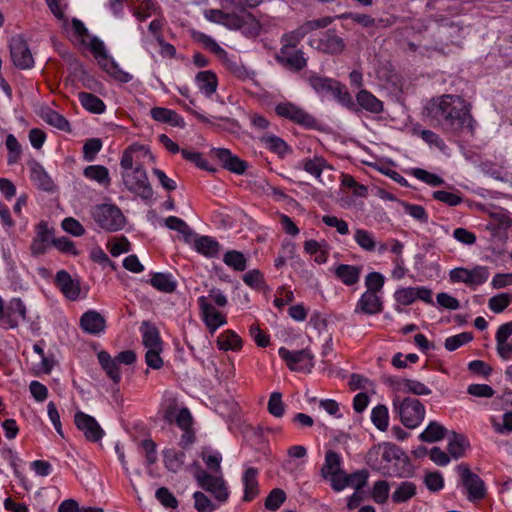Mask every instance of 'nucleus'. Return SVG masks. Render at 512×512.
Returning a JSON list of instances; mask_svg holds the SVG:
<instances>
[{
    "label": "nucleus",
    "mask_w": 512,
    "mask_h": 512,
    "mask_svg": "<svg viewBox=\"0 0 512 512\" xmlns=\"http://www.w3.org/2000/svg\"><path fill=\"white\" fill-rule=\"evenodd\" d=\"M301 41L302 38L293 31L284 33L280 38L281 48L275 55L276 62L291 72L302 71L308 60L303 50L298 48Z\"/></svg>",
    "instance_id": "f03ea898"
},
{
    "label": "nucleus",
    "mask_w": 512,
    "mask_h": 512,
    "mask_svg": "<svg viewBox=\"0 0 512 512\" xmlns=\"http://www.w3.org/2000/svg\"><path fill=\"white\" fill-rule=\"evenodd\" d=\"M91 216L96 225L106 232H117L126 225V217L114 204H100L91 209Z\"/></svg>",
    "instance_id": "39448f33"
},
{
    "label": "nucleus",
    "mask_w": 512,
    "mask_h": 512,
    "mask_svg": "<svg viewBox=\"0 0 512 512\" xmlns=\"http://www.w3.org/2000/svg\"><path fill=\"white\" fill-rule=\"evenodd\" d=\"M42 118L51 126L65 132L71 131L69 121L55 110L48 109L42 115Z\"/></svg>",
    "instance_id": "49530a36"
},
{
    "label": "nucleus",
    "mask_w": 512,
    "mask_h": 512,
    "mask_svg": "<svg viewBox=\"0 0 512 512\" xmlns=\"http://www.w3.org/2000/svg\"><path fill=\"white\" fill-rule=\"evenodd\" d=\"M385 278L379 272H370L365 277L366 292L378 294L384 286Z\"/></svg>",
    "instance_id": "e2e57ef3"
},
{
    "label": "nucleus",
    "mask_w": 512,
    "mask_h": 512,
    "mask_svg": "<svg viewBox=\"0 0 512 512\" xmlns=\"http://www.w3.org/2000/svg\"><path fill=\"white\" fill-rule=\"evenodd\" d=\"M461 482L467 493V499L471 502L482 500L486 496L484 481L465 464L457 466Z\"/></svg>",
    "instance_id": "9d476101"
},
{
    "label": "nucleus",
    "mask_w": 512,
    "mask_h": 512,
    "mask_svg": "<svg viewBox=\"0 0 512 512\" xmlns=\"http://www.w3.org/2000/svg\"><path fill=\"white\" fill-rule=\"evenodd\" d=\"M261 142L280 158L292 153V148L279 136L267 134L261 137Z\"/></svg>",
    "instance_id": "72a5a7b5"
},
{
    "label": "nucleus",
    "mask_w": 512,
    "mask_h": 512,
    "mask_svg": "<svg viewBox=\"0 0 512 512\" xmlns=\"http://www.w3.org/2000/svg\"><path fill=\"white\" fill-rule=\"evenodd\" d=\"M275 112L279 117L288 119L306 128H313L316 125V119L312 115L291 102L277 104Z\"/></svg>",
    "instance_id": "4468645a"
},
{
    "label": "nucleus",
    "mask_w": 512,
    "mask_h": 512,
    "mask_svg": "<svg viewBox=\"0 0 512 512\" xmlns=\"http://www.w3.org/2000/svg\"><path fill=\"white\" fill-rule=\"evenodd\" d=\"M403 391L407 393H411L417 396L429 395L431 394V389L428 388L424 383L413 380V379H403Z\"/></svg>",
    "instance_id": "69168bd1"
},
{
    "label": "nucleus",
    "mask_w": 512,
    "mask_h": 512,
    "mask_svg": "<svg viewBox=\"0 0 512 512\" xmlns=\"http://www.w3.org/2000/svg\"><path fill=\"white\" fill-rule=\"evenodd\" d=\"M194 247L198 253L208 258L217 257L221 249L219 242L210 236H200L196 238Z\"/></svg>",
    "instance_id": "7c9ffc66"
},
{
    "label": "nucleus",
    "mask_w": 512,
    "mask_h": 512,
    "mask_svg": "<svg viewBox=\"0 0 512 512\" xmlns=\"http://www.w3.org/2000/svg\"><path fill=\"white\" fill-rule=\"evenodd\" d=\"M332 21H333V19L329 16L318 18V19H313V20H308V21L304 22L302 25H300L299 27H297L295 30H293V32H295L299 37H301L303 39L308 33L312 32L314 30H317V29L327 27L328 25H330L332 23Z\"/></svg>",
    "instance_id": "37998d69"
},
{
    "label": "nucleus",
    "mask_w": 512,
    "mask_h": 512,
    "mask_svg": "<svg viewBox=\"0 0 512 512\" xmlns=\"http://www.w3.org/2000/svg\"><path fill=\"white\" fill-rule=\"evenodd\" d=\"M197 302L202 319L211 333H214L220 326L226 324L225 316L212 306L206 296H200Z\"/></svg>",
    "instance_id": "a211bd4d"
},
{
    "label": "nucleus",
    "mask_w": 512,
    "mask_h": 512,
    "mask_svg": "<svg viewBox=\"0 0 512 512\" xmlns=\"http://www.w3.org/2000/svg\"><path fill=\"white\" fill-rule=\"evenodd\" d=\"M150 114L155 121L168 123L175 127L184 126L183 118L179 116L174 110L163 107H154L151 109Z\"/></svg>",
    "instance_id": "473e14b6"
},
{
    "label": "nucleus",
    "mask_w": 512,
    "mask_h": 512,
    "mask_svg": "<svg viewBox=\"0 0 512 512\" xmlns=\"http://www.w3.org/2000/svg\"><path fill=\"white\" fill-rule=\"evenodd\" d=\"M332 96L350 111L359 112V108L356 102L353 101L351 94L344 89L340 82H338L336 88H334Z\"/></svg>",
    "instance_id": "603ef678"
},
{
    "label": "nucleus",
    "mask_w": 512,
    "mask_h": 512,
    "mask_svg": "<svg viewBox=\"0 0 512 512\" xmlns=\"http://www.w3.org/2000/svg\"><path fill=\"white\" fill-rule=\"evenodd\" d=\"M195 479L199 486L211 493L219 502H226L229 497V492L225 481L222 477L209 474L203 469L197 470Z\"/></svg>",
    "instance_id": "ddd939ff"
},
{
    "label": "nucleus",
    "mask_w": 512,
    "mask_h": 512,
    "mask_svg": "<svg viewBox=\"0 0 512 512\" xmlns=\"http://www.w3.org/2000/svg\"><path fill=\"white\" fill-rule=\"evenodd\" d=\"M511 303V295L508 293H501L491 297L488 301L489 308L494 313L503 312Z\"/></svg>",
    "instance_id": "774afa93"
},
{
    "label": "nucleus",
    "mask_w": 512,
    "mask_h": 512,
    "mask_svg": "<svg viewBox=\"0 0 512 512\" xmlns=\"http://www.w3.org/2000/svg\"><path fill=\"white\" fill-rule=\"evenodd\" d=\"M268 412L276 418H281L285 413V405L282 401V394L280 392L271 393L268 404Z\"/></svg>",
    "instance_id": "680f3d73"
},
{
    "label": "nucleus",
    "mask_w": 512,
    "mask_h": 512,
    "mask_svg": "<svg viewBox=\"0 0 512 512\" xmlns=\"http://www.w3.org/2000/svg\"><path fill=\"white\" fill-rule=\"evenodd\" d=\"M341 470L342 469L340 455L333 450H328L325 454V461L321 468V476L324 479H328L330 475Z\"/></svg>",
    "instance_id": "a19ab883"
},
{
    "label": "nucleus",
    "mask_w": 512,
    "mask_h": 512,
    "mask_svg": "<svg viewBox=\"0 0 512 512\" xmlns=\"http://www.w3.org/2000/svg\"><path fill=\"white\" fill-rule=\"evenodd\" d=\"M417 493V486L411 481H402L396 485L391 495L394 504H403L411 500Z\"/></svg>",
    "instance_id": "2f4dec72"
},
{
    "label": "nucleus",
    "mask_w": 512,
    "mask_h": 512,
    "mask_svg": "<svg viewBox=\"0 0 512 512\" xmlns=\"http://www.w3.org/2000/svg\"><path fill=\"white\" fill-rule=\"evenodd\" d=\"M122 180L125 187L142 199H150L153 195L147 173L142 165H137L131 171H122Z\"/></svg>",
    "instance_id": "6e6552de"
},
{
    "label": "nucleus",
    "mask_w": 512,
    "mask_h": 512,
    "mask_svg": "<svg viewBox=\"0 0 512 512\" xmlns=\"http://www.w3.org/2000/svg\"><path fill=\"white\" fill-rule=\"evenodd\" d=\"M149 282L155 289L164 293H172L177 287L172 275L166 273L153 274Z\"/></svg>",
    "instance_id": "ea45409f"
},
{
    "label": "nucleus",
    "mask_w": 512,
    "mask_h": 512,
    "mask_svg": "<svg viewBox=\"0 0 512 512\" xmlns=\"http://www.w3.org/2000/svg\"><path fill=\"white\" fill-rule=\"evenodd\" d=\"M452 283H464L469 287H477L485 283L489 278V271L484 266H476L473 269L457 267L449 272Z\"/></svg>",
    "instance_id": "9b49d317"
},
{
    "label": "nucleus",
    "mask_w": 512,
    "mask_h": 512,
    "mask_svg": "<svg viewBox=\"0 0 512 512\" xmlns=\"http://www.w3.org/2000/svg\"><path fill=\"white\" fill-rule=\"evenodd\" d=\"M145 150L146 153H149V149L144 146L134 143L126 148L121 156L120 166L123 171H131L133 170V152Z\"/></svg>",
    "instance_id": "4d7b16f0"
},
{
    "label": "nucleus",
    "mask_w": 512,
    "mask_h": 512,
    "mask_svg": "<svg viewBox=\"0 0 512 512\" xmlns=\"http://www.w3.org/2000/svg\"><path fill=\"white\" fill-rule=\"evenodd\" d=\"M258 474V469L254 467H249L244 471L242 475L244 486L243 501L251 502L259 495Z\"/></svg>",
    "instance_id": "b1692460"
},
{
    "label": "nucleus",
    "mask_w": 512,
    "mask_h": 512,
    "mask_svg": "<svg viewBox=\"0 0 512 512\" xmlns=\"http://www.w3.org/2000/svg\"><path fill=\"white\" fill-rule=\"evenodd\" d=\"M473 335L471 332H462L445 339L444 346L448 351H455L461 346L472 341Z\"/></svg>",
    "instance_id": "13d9d810"
},
{
    "label": "nucleus",
    "mask_w": 512,
    "mask_h": 512,
    "mask_svg": "<svg viewBox=\"0 0 512 512\" xmlns=\"http://www.w3.org/2000/svg\"><path fill=\"white\" fill-rule=\"evenodd\" d=\"M74 422L76 427L84 433L88 441L98 442L104 436V431L96 419L82 411L75 413Z\"/></svg>",
    "instance_id": "f3484780"
},
{
    "label": "nucleus",
    "mask_w": 512,
    "mask_h": 512,
    "mask_svg": "<svg viewBox=\"0 0 512 512\" xmlns=\"http://www.w3.org/2000/svg\"><path fill=\"white\" fill-rule=\"evenodd\" d=\"M83 175L99 184L108 185L110 183L109 170L103 165H90L87 166Z\"/></svg>",
    "instance_id": "a18cd8bd"
},
{
    "label": "nucleus",
    "mask_w": 512,
    "mask_h": 512,
    "mask_svg": "<svg viewBox=\"0 0 512 512\" xmlns=\"http://www.w3.org/2000/svg\"><path fill=\"white\" fill-rule=\"evenodd\" d=\"M309 85L313 88L315 92L318 94H330L332 95L334 88H336V85L338 81L322 77L317 74H312L308 78Z\"/></svg>",
    "instance_id": "4c0bfd02"
},
{
    "label": "nucleus",
    "mask_w": 512,
    "mask_h": 512,
    "mask_svg": "<svg viewBox=\"0 0 512 512\" xmlns=\"http://www.w3.org/2000/svg\"><path fill=\"white\" fill-rule=\"evenodd\" d=\"M356 104L360 110L372 114H380L384 111V104L370 91L362 89L356 95Z\"/></svg>",
    "instance_id": "393cba45"
},
{
    "label": "nucleus",
    "mask_w": 512,
    "mask_h": 512,
    "mask_svg": "<svg viewBox=\"0 0 512 512\" xmlns=\"http://www.w3.org/2000/svg\"><path fill=\"white\" fill-rule=\"evenodd\" d=\"M327 166V161L321 156L306 158L300 162V167L315 178H320L323 169Z\"/></svg>",
    "instance_id": "c03bdc74"
},
{
    "label": "nucleus",
    "mask_w": 512,
    "mask_h": 512,
    "mask_svg": "<svg viewBox=\"0 0 512 512\" xmlns=\"http://www.w3.org/2000/svg\"><path fill=\"white\" fill-rule=\"evenodd\" d=\"M78 99L84 109L94 114H102L105 109V103L96 95L88 92H79Z\"/></svg>",
    "instance_id": "c9c22d12"
},
{
    "label": "nucleus",
    "mask_w": 512,
    "mask_h": 512,
    "mask_svg": "<svg viewBox=\"0 0 512 512\" xmlns=\"http://www.w3.org/2000/svg\"><path fill=\"white\" fill-rule=\"evenodd\" d=\"M193 38L205 49L215 54L234 77L241 81L254 79L255 72L249 70L242 62L229 58L228 53L211 36L203 32H196L193 34Z\"/></svg>",
    "instance_id": "7ed1b4c3"
},
{
    "label": "nucleus",
    "mask_w": 512,
    "mask_h": 512,
    "mask_svg": "<svg viewBox=\"0 0 512 512\" xmlns=\"http://www.w3.org/2000/svg\"><path fill=\"white\" fill-rule=\"evenodd\" d=\"M210 154L221 163L224 169L231 173L243 175L247 170V162L232 154L227 148H212Z\"/></svg>",
    "instance_id": "dca6fc26"
},
{
    "label": "nucleus",
    "mask_w": 512,
    "mask_h": 512,
    "mask_svg": "<svg viewBox=\"0 0 512 512\" xmlns=\"http://www.w3.org/2000/svg\"><path fill=\"white\" fill-rule=\"evenodd\" d=\"M379 455L380 446L372 447L366 455V462L373 470L380 472L384 476L398 478H409L414 475V467L405 452H403V455H400L399 460L394 461L392 466L379 462Z\"/></svg>",
    "instance_id": "20e7f679"
},
{
    "label": "nucleus",
    "mask_w": 512,
    "mask_h": 512,
    "mask_svg": "<svg viewBox=\"0 0 512 512\" xmlns=\"http://www.w3.org/2000/svg\"><path fill=\"white\" fill-rule=\"evenodd\" d=\"M278 354L291 371L310 372L314 366V356L307 348L291 351L285 347H280Z\"/></svg>",
    "instance_id": "1a4fd4ad"
},
{
    "label": "nucleus",
    "mask_w": 512,
    "mask_h": 512,
    "mask_svg": "<svg viewBox=\"0 0 512 512\" xmlns=\"http://www.w3.org/2000/svg\"><path fill=\"white\" fill-rule=\"evenodd\" d=\"M403 450L396 446L395 444L386 443L383 446L382 453L380 452L379 462H382V464L390 465L394 463V461L399 460L400 455H403Z\"/></svg>",
    "instance_id": "5fc2aeb1"
},
{
    "label": "nucleus",
    "mask_w": 512,
    "mask_h": 512,
    "mask_svg": "<svg viewBox=\"0 0 512 512\" xmlns=\"http://www.w3.org/2000/svg\"><path fill=\"white\" fill-rule=\"evenodd\" d=\"M390 485L385 480H378L374 483L371 496L377 504H385L389 498Z\"/></svg>",
    "instance_id": "6e6d98bb"
},
{
    "label": "nucleus",
    "mask_w": 512,
    "mask_h": 512,
    "mask_svg": "<svg viewBox=\"0 0 512 512\" xmlns=\"http://www.w3.org/2000/svg\"><path fill=\"white\" fill-rule=\"evenodd\" d=\"M54 230L49 228L47 222L41 221L36 226V236L31 243V253L33 256H39L46 252V249L53 239Z\"/></svg>",
    "instance_id": "4be33fe9"
},
{
    "label": "nucleus",
    "mask_w": 512,
    "mask_h": 512,
    "mask_svg": "<svg viewBox=\"0 0 512 512\" xmlns=\"http://www.w3.org/2000/svg\"><path fill=\"white\" fill-rule=\"evenodd\" d=\"M286 500V493L283 489L274 488L265 499V508L270 511L277 510Z\"/></svg>",
    "instance_id": "052dcab7"
},
{
    "label": "nucleus",
    "mask_w": 512,
    "mask_h": 512,
    "mask_svg": "<svg viewBox=\"0 0 512 512\" xmlns=\"http://www.w3.org/2000/svg\"><path fill=\"white\" fill-rule=\"evenodd\" d=\"M447 429L436 421H431L426 429L420 433L419 439L426 443H435L446 437Z\"/></svg>",
    "instance_id": "f704fd0d"
},
{
    "label": "nucleus",
    "mask_w": 512,
    "mask_h": 512,
    "mask_svg": "<svg viewBox=\"0 0 512 512\" xmlns=\"http://www.w3.org/2000/svg\"><path fill=\"white\" fill-rule=\"evenodd\" d=\"M309 45L325 54H339L345 48L344 40L334 30H327L312 36Z\"/></svg>",
    "instance_id": "f8f14e48"
},
{
    "label": "nucleus",
    "mask_w": 512,
    "mask_h": 512,
    "mask_svg": "<svg viewBox=\"0 0 512 512\" xmlns=\"http://www.w3.org/2000/svg\"><path fill=\"white\" fill-rule=\"evenodd\" d=\"M371 421L380 431H386L389 425L388 408L379 404L372 409Z\"/></svg>",
    "instance_id": "09e8293b"
},
{
    "label": "nucleus",
    "mask_w": 512,
    "mask_h": 512,
    "mask_svg": "<svg viewBox=\"0 0 512 512\" xmlns=\"http://www.w3.org/2000/svg\"><path fill=\"white\" fill-rule=\"evenodd\" d=\"M382 298L376 293L364 292L356 303L354 312L364 315H376L383 311Z\"/></svg>",
    "instance_id": "6ab92c4d"
},
{
    "label": "nucleus",
    "mask_w": 512,
    "mask_h": 512,
    "mask_svg": "<svg viewBox=\"0 0 512 512\" xmlns=\"http://www.w3.org/2000/svg\"><path fill=\"white\" fill-rule=\"evenodd\" d=\"M471 109V104L463 97L452 94L434 97L425 107L434 126L454 136L464 132L474 134L476 121Z\"/></svg>",
    "instance_id": "f257e3e1"
},
{
    "label": "nucleus",
    "mask_w": 512,
    "mask_h": 512,
    "mask_svg": "<svg viewBox=\"0 0 512 512\" xmlns=\"http://www.w3.org/2000/svg\"><path fill=\"white\" fill-rule=\"evenodd\" d=\"M165 226L182 234L186 239L192 235V230L188 224L179 217L169 216L165 219Z\"/></svg>",
    "instance_id": "0e129e2a"
},
{
    "label": "nucleus",
    "mask_w": 512,
    "mask_h": 512,
    "mask_svg": "<svg viewBox=\"0 0 512 512\" xmlns=\"http://www.w3.org/2000/svg\"><path fill=\"white\" fill-rule=\"evenodd\" d=\"M99 65L105 70L108 74H110L112 77L117 79L120 82L127 83L131 81L132 76L123 71L118 63L107 54H105L102 58L98 59Z\"/></svg>",
    "instance_id": "c85d7f7f"
},
{
    "label": "nucleus",
    "mask_w": 512,
    "mask_h": 512,
    "mask_svg": "<svg viewBox=\"0 0 512 512\" xmlns=\"http://www.w3.org/2000/svg\"><path fill=\"white\" fill-rule=\"evenodd\" d=\"M217 346L220 350L224 351H238L242 348V339L233 330H226L219 335Z\"/></svg>",
    "instance_id": "58836bf2"
},
{
    "label": "nucleus",
    "mask_w": 512,
    "mask_h": 512,
    "mask_svg": "<svg viewBox=\"0 0 512 512\" xmlns=\"http://www.w3.org/2000/svg\"><path fill=\"white\" fill-rule=\"evenodd\" d=\"M27 165L30 170V179L33 184L43 191H53L54 182L48 173L45 171L44 167L35 159H30L27 162Z\"/></svg>",
    "instance_id": "412c9836"
},
{
    "label": "nucleus",
    "mask_w": 512,
    "mask_h": 512,
    "mask_svg": "<svg viewBox=\"0 0 512 512\" xmlns=\"http://www.w3.org/2000/svg\"><path fill=\"white\" fill-rule=\"evenodd\" d=\"M10 54L14 65L18 69H29L34 64L32 53L28 47L27 42L20 35H16L11 38L10 43Z\"/></svg>",
    "instance_id": "2eb2a0df"
},
{
    "label": "nucleus",
    "mask_w": 512,
    "mask_h": 512,
    "mask_svg": "<svg viewBox=\"0 0 512 512\" xmlns=\"http://www.w3.org/2000/svg\"><path fill=\"white\" fill-rule=\"evenodd\" d=\"M468 445V441L464 435L458 434L454 431L450 433L447 449L451 457L454 459L461 458L464 455Z\"/></svg>",
    "instance_id": "e433bc0d"
},
{
    "label": "nucleus",
    "mask_w": 512,
    "mask_h": 512,
    "mask_svg": "<svg viewBox=\"0 0 512 512\" xmlns=\"http://www.w3.org/2000/svg\"><path fill=\"white\" fill-rule=\"evenodd\" d=\"M205 18L213 23L221 24L229 29H243L245 25L250 27L257 34L259 29V23L256 21L251 13L245 15H237L233 13H226L220 9H206L204 11Z\"/></svg>",
    "instance_id": "0eeeda50"
},
{
    "label": "nucleus",
    "mask_w": 512,
    "mask_h": 512,
    "mask_svg": "<svg viewBox=\"0 0 512 512\" xmlns=\"http://www.w3.org/2000/svg\"><path fill=\"white\" fill-rule=\"evenodd\" d=\"M8 150L7 163L14 165L19 162L22 156V146L13 134H8L5 141Z\"/></svg>",
    "instance_id": "de8ad7c7"
},
{
    "label": "nucleus",
    "mask_w": 512,
    "mask_h": 512,
    "mask_svg": "<svg viewBox=\"0 0 512 512\" xmlns=\"http://www.w3.org/2000/svg\"><path fill=\"white\" fill-rule=\"evenodd\" d=\"M80 327L91 335H97L106 328L105 318L95 310H88L80 317Z\"/></svg>",
    "instance_id": "5701e85b"
},
{
    "label": "nucleus",
    "mask_w": 512,
    "mask_h": 512,
    "mask_svg": "<svg viewBox=\"0 0 512 512\" xmlns=\"http://www.w3.org/2000/svg\"><path fill=\"white\" fill-rule=\"evenodd\" d=\"M142 331V342L143 345L148 349L162 350V340L158 328L147 321H144L141 325Z\"/></svg>",
    "instance_id": "bb28decb"
},
{
    "label": "nucleus",
    "mask_w": 512,
    "mask_h": 512,
    "mask_svg": "<svg viewBox=\"0 0 512 512\" xmlns=\"http://www.w3.org/2000/svg\"><path fill=\"white\" fill-rule=\"evenodd\" d=\"M362 266L339 264L334 269V275L346 286H353L358 283Z\"/></svg>",
    "instance_id": "a878e982"
},
{
    "label": "nucleus",
    "mask_w": 512,
    "mask_h": 512,
    "mask_svg": "<svg viewBox=\"0 0 512 512\" xmlns=\"http://www.w3.org/2000/svg\"><path fill=\"white\" fill-rule=\"evenodd\" d=\"M354 240L364 251L373 252L376 249V241L373 234L365 229H356L354 233Z\"/></svg>",
    "instance_id": "8fccbe9b"
},
{
    "label": "nucleus",
    "mask_w": 512,
    "mask_h": 512,
    "mask_svg": "<svg viewBox=\"0 0 512 512\" xmlns=\"http://www.w3.org/2000/svg\"><path fill=\"white\" fill-rule=\"evenodd\" d=\"M164 465L171 472H177L183 466L186 455L182 451L166 449L163 451Z\"/></svg>",
    "instance_id": "79ce46f5"
},
{
    "label": "nucleus",
    "mask_w": 512,
    "mask_h": 512,
    "mask_svg": "<svg viewBox=\"0 0 512 512\" xmlns=\"http://www.w3.org/2000/svg\"><path fill=\"white\" fill-rule=\"evenodd\" d=\"M97 358L106 375L113 381V383L118 384L121 380V374L116 358H112L105 350L100 351L97 354Z\"/></svg>",
    "instance_id": "cd10ccee"
},
{
    "label": "nucleus",
    "mask_w": 512,
    "mask_h": 512,
    "mask_svg": "<svg viewBox=\"0 0 512 512\" xmlns=\"http://www.w3.org/2000/svg\"><path fill=\"white\" fill-rule=\"evenodd\" d=\"M195 81L200 91L206 96L210 97L216 92L218 86V78L213 71L206 70L198 72L195 77Z\"/></svg>",
    "instance_id": "c756f323"
},
{
    "label": "nucleus",
    "mask_w": 512,
    "mask_h": 512,
    "mask_svg": "<svg viewBox=\"0 0 512 512\" xmlns=\"http://www.w3.org/2000/svg\"><path fill=\"white\" fill-rule=\"evenodd\" d=\"M393 408L401 423L408 429H415L425 418V407L417 398L406 397L400 400L396 397L393 400Z\"/></svg>",
    "instance_id": "423d86ee"
},
{
    "label": "nucleus",
    "mask_w": 512,
    "mask_h": 512,
    "mask_svg": "<svg viewBox=\"0 0 512 512\" xmlns=\"http://www.w3.org/2000/svg\"><path fill=\"white\" fill-rule=\"evenodd\" d=\"M194 507L198 512H213L217 505L213 503L203 492L196 491L193 494Z\"/></svg>",
    "instance_id": "338daca9"
},
{
    "label": "nucleus",
    "mask_w": 512,
    "mask_h": 512,
    "mask_svg": "<svg viewBox=\"0 0 512 512\" xmlns=\"http://www.w3.org/2000/svg\"><path fill=\"white\" fill-rule=\"evenodd\" d=\"M223 262L233 268L235 271L242 272L246 269L247 260L244 254L237 250L227 251L223 257Z\"/></svg>",
    "instance_id": "3c124183"
},
{
    "label": "nucleus",
    "mask_w": 512,
    "mask_h": 512,
    "mask_svg": "<svg viewBox=\"0 0 512 512\" xmlns=\"http://www.w3.org/2000/svg\"><path fill=\"white\" fill-rule=\"evenodd\" d=\"M181 154L185 160L194 163L198 168L202 170H206L211 173H215L217 171L216 168L209 165L208 161L203 158L202 154L199 152L182 149Z\"/></svg>",
    "instance_id": "864d4df0"
},
{
    "label": "nucleus",
    "mask_w": 512,
    "mask_h": 512,
    "mask_svg": "<svg viewBox=\"0 0 512 512\" xmlns=\"http://www.w3.org/2000/svg\"><path fill=\"white\" fill-rule=\"evenodd\" d=\"M55 285L67 299L75 301L79 298L80 283L75 281L66 270H60L56 273Z\"/></svg>",
    "instance_id": "aec40b11"
},
{
    "label": "nucleus",
    "mask_w": 512,
    "mask_h": 512,
    "mask_svg": "<svg viewBox=\"0 0 512 512\" xmlns=\"http://www.w3.org/2000/svg\"><path fill=\"white\" fill-rule=\"evenodd\" d=\"M338 18L342 20H351L354 23H357L365 28L374 27L376 21L373 17L368 14L355 13V12H345L338 16Z\"/></svg>",
    "instance_id": "bf43d9fd"
}]
</instances>
